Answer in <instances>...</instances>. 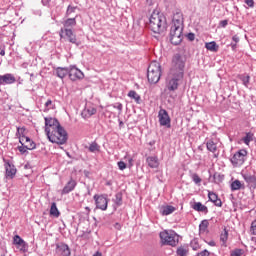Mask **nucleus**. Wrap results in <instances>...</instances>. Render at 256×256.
<instances>
[{"label": "nucleus", "instance_id": "obj_53", "mask_svg": "<svg viewBox=\"0 0 256 256\" xmlns=\"http://www.w3.org/2000/svg\"><path fill=\"white\" fill-rule=\"evenodd\" d=\"M232 41H234V43H239V36L238 35H234L232 37Z\"/></svg>", "mask_w": 256, "mask_h": 256}, {"label": "nucleus", "instance_id": "obj_61", "mask_svg": "<svg viewBox=\"0 0 256 256\" xmlns=\"http://www.w3.org/2000/svg\"><path fill=\"white\" fill-rule=\"evenodd\" d=\"M17 132H18V133H21V130L18 129Z\"/></svg>", "mask_w": 256, "mask_h": 256}, {"label": "nucleus", "instance_id": "obj_58", "mask_svg": "<svg viewBox=\"0 0 256 256\" xmlns=\"http://www.w3.org/2000/svg\"><path fill=\"white\" fill-rule=\"evenodd\" d=\"M209 245H210L211 247H215V242H214V241H211V242H209Z\"/></svg>", "mask_w": 256, "mask_h": 256}, {"label": "nucleus", "instance_id": "obj_33", "mask_svg": "<svg viewBox=\"0 0 256 256\" xmlns=\"http://www.w3.org/2000/svg\"><path fill=\"white\" fill-rule=\"evenodd\" d=\"M115 204L117 207H121V205H123V195L121 193H117L115 195Z\"/></svg>", "mask_w": 256, "mask_h": 256}, {"label": "nucleus", "instance_id": "obj_44", "mask_svg": "<svg viewBox=\"0 0 256 256\" xmlns=\"http://www.w3.org/2000/svg\"><path fill=\"white\" fill-rule=\"evenodd\" d=\"M112 107H113L114 109H117V110L119 111V113H121V111H123V104H121V103H119V102L113 104Z\"/></svg>", "mask_w": 256, "mask_h": 256}, {"label": "nucleus", "instance_id": "obj_21", "mask_svg": "<svg viewBox=\"0 0 256 256\" xmlns=\"http://www.w3.org/2000/svg\"><path fill=\"white\" fill-rule=\"evenodd\" d=\"M75 187H77V181L73 180L71 178L65 186V193H71V191H74Z\"/></svg>", "mask_w": 256, "mask_h": 256}, {"label": "nucleus", "instance_id": "obj_6", "mask_svg": "<svg viewBox=\"0 0 256 256\" xmlns=\"http://www.w3.org/2000/svg\"><path fill=\"white\" fill-rule=\"evenodd\" d=\"M45 133L51 143H57L58 145L65 143L64 129L45 130Z\"/></svg>", "mask_w": 256, "mask_h": 256}, {"label": "nucleus", "instance_id": "obj_3", "mask_svg": "<svg viewBox=\"0 0 256 256\" xmlns=\"http://www.w3.org/2000/svg\"><path fill=\"white\" fill-rule=\"evenodd\" d=\"M149 21V27L153 33H163L167 29V19L161 13L153 12Z\"/></svg>", "mask_w": 256, "mask_h": 256}, {"label": "nucleus", "instance_id": "obj_41", "mask_svg": "<svg viewBox=\"0 0 256 256\" xmlns=\"http://www.w3.org/2000/svg\"><path fill=\"white\" fill-rule=\"evenodd\" d=\"M19 142L21 143V145H25L26 143L29 142V137L25 136V135H22V136L19 137Z\"/></svg>", "mask_w": 256, "mask_h": 256}, {"label": "nucleus", "instance_id": "obj_12", "mask_svg": "<svg viewBox=\"0 0 256 256\" xmlns=\"http://www.w3.org/2000/svg\"><path fill=\"white\" fill-rule=\"evenodd\" d=\"M244 181L250 189H256V175L251 173H242Z\"/></svg>", "mask_w": 256, "mask_h": 256}, {"label": "nucleus", "instance_id": "obj_25", "mask_svg": "<svg viewBox=\"0 0 256 256\" xmlns=\"http://www.w3.org/2000/svg\"><path fill=\"white\" fill-rule=\"evenodd\" d=\"M176 255L187 256L189 255V246H180L176 250Z\"/></svg>", "mask_w": 256, "mask_h": 256}, {"label": "nucleus", "instance_id": "obj_17", "mask_svg": "<svg viewBox=\"0 0 256 256\" xmlns=\"http://www.w3.org/2000/svg\"><path fill=\"white\" fill-rule=\"evenodd\" d=\"M192 209L200 213H209V208H207V206L203 205V203L201 202L194 203V205L192 206Z\"/></svg>", "mask_w": 256, "mask_h": 256}, {"label": "nucleus", "instance_id": "obj_54", "mask_svg": "<svg viewBox=\"0 0 256 256\" xmlns=\"http://www.w3.org/2000/svg\"><path fill=\"white\" fill-rule=\"evenodd\" d=\"M65 251H66V256H70L71 255V251L69 250V246L65 245Z\"/></svg>", "mask_w": 256, "mask_h": 256}, {"label": "nucleus", "instance_id": "obj_1", "mask_svg": "<svg viewBox=\"0 0 256 256\" xmlns=\"http://www.w3.org/2000/svg\"><path fill=\"white\" fill-rule=\"evenodd\" d=\"M185 75V57L176 54L172 59V65L165 80L166 91L173 93L179 89Z\"/></svg>", "mask_w": 256, "mask_h": 256}, {"label": "nucleus", "instance_id": "obj_47", "mask_svg": "<svg viewBox=\"0 0 256 256\" xmlns=\"http://www.w3.org/2000/svg\"><path fill=\"white\" fill-rule=\"evenodd\" d=\"M227 25H229L228 20H222L219 22V27H222L223 29H225V27H227Z\"/></svg>", "mask_w": 256, "mask_h": 256}, {"label": "nucleus", "instance_id": "obj_64", "mask_svg": "<svg viewBox=\"0 0 256 256\" xmlns=\"http://www.w3.org/2000/svg\"><path fill=\"white\" fill-rule=\"evenodd\" d=\"M86 210H88V211H89V207H86Z\"/></svg>", "mask_w": 256, "mask_h": 256}, {"label": "nucleus", "instance_id": "obj_50", "mask_svg": "<svg viewBox=\"0 0 256 256\" xmlns=\"http://www.w3.org/2000/svg\"><path fill=\"white\" fill-rule=\"evenodd\" d=\"M245 3L248 7H255V1L253 0H245Z\"/></svg>", "mask_w": 256, "mask_h": 256}, {"label": "nucleus", "instance_id": "obj_14", "mask_svg": "<svg viewBox=\"0 0 256 256\" xmlns=\"http://www.w3.org/2000/svg\"><path fill=\"white\" fill-rule=\"evenodd\" d=\"M208 199L209 201H211V203H214V205L216 207H222L223 206V202L221 201V199H219V196L215 193V192H208Z\"/></svg>", "mask_w": 256, "mask_h": 256}, {"label": "nucleus", "instance_id": "obj_24", "mask_svg": "<svg viewBox=\"0 0 256 256\" xmlns=\"http://www.w3.org/2000/svg\"><path fill=\"white\" fill-rule=\"evenodd\" d=\"M175 211H176V208L174 206L167 205L162 207L161 215H164V216L171 215V213H175Z\"/></svg>", "mask_w": 256, "mask_h": 256}, {"label": "nucleus", "instance_id": "obj_60", "mask_svg": "<svg viewBox=\"0 0 256 256\" xmlns=\"http://www.w3.org/2000/svg\"><path fill=\"white\" fill-rule=\"evenodd\" d=\"M66 155H67V157H71V155L69 154V152H66Z\"/></svg>", "mask_w": 256, "mask_h": 256}, {"label": "nucleus", "instance_id": "obj_36", "mask_svg": "<svg viewBox=\"0 0 256 256\" xmlns=\"http://www.w3.org/2000/svg\"><path fill=\"white\" fill-rule=\"evenodd\" d=\"M24 146H26L29 151H33V149H35V147H36V144H35V142H33V140H31V138H29V141L26 142L24 144Z\"/></svg>", "mask_w": 256, "mask_h": 256}, {"label": "nucleus", "instance_id": "obj_20", "mask_svg": "<svg viewBox=\"0 0 256 256\" xmlns=\"http://www.w3.org/2000/svg\"><path fill=\"white\" fill-rule=\"evenodd\" d=\"M65 33L66 39H68L70 43H74L75 45H77V36L75 35V33H73V30L66 29Z\"/></svg>", "mask_w": 256, "mask_h": 256}, {"label": "nucleus", "instance_id": "obj_18", "mask_svg": "<svg viewBox=\"0 0 256 256\" xmlns=\"http://www.w3.org/2000/svg\"><path fill=\"white\" fill-rule=\"evenodd\" d=\"M14 243L15 245H19V247H21L20 251H25L27 243H25V240L21 238L19 235L14 236Z\"/></svg>", "mask_w": 256, "mask_h": 256}, {"label": "nucleus", "instance_id": "obj_10", "mask_svg": "<svg viewBox=\"0 0 256 256\" xmlns=\"http://www.w3.org/2000/svg\"><path fill=\"white\" fill-rule=\"evenodd\" d=\"M158 119L160 125L164 127H171V118L169 117V113H167V110L161 109L158 113Z\"/></svg>", "mask_w": 256, "mask_h": 256}, {"label": "nucleus", "instance_id": "obj_13", "mask_svg": "<svg viewBox=\"0 0 256 256\" xmlns=\"http://www.w3.org/2000/svg\"><path fill=\"white\" fill-rule=\"evenodd\" d=\"M46 129H61V124L55 118H45Z\"/></svg>", "mask_w": 256, "mask_h": 256}, {"label": "nucleus", "instance_id": "obj_2", "mask_svg": "<svg viewBox=\"0 0 256 256\" xmlns=\"http://www.w3.org/2000/svg\"><path fill=\"white\" fill-rule=\"evenodd\" d=\"M183 41V14L177 12L172 19L170 29V42L172 45H179Z\"/></svg>", "mask_w": 256, "mask_h": 256}, {"label": "nucleus", "instance_id": "obj_56", "mask_svg": "<svg viewBox=\"0 0 256 256\" xmlns=\"http://www.w3.org/2000/svg\"><path fill=\"white\" fill-rule=\"evenodd\" d=\"M231 48H232V51H235V49H237V43H231Z\"/></svg>", "mask_w": 256, "mask_h": 256}, {"label": "nucleus", "instance_id": "obj_28", "mask_svg": "<svg viewBox=\"0 0 256 256\" xmlns=\"http://www.w3.org/2000/svg\"><path fill=\"white\" fill-rule=\"evenodd\" d=\"M228 239H229V231H227V228H224L223 232L220 234V241L222 242V245H226Z\"/></svg>", "mask_w": 256, "mask_h": 256}, {"label": "nucleus", "instance_id": "obj_7", "mask_svg": "<svg viewBox=\"0 0 256 256\" xmlns=\"http://www.w3.org/2000/svg\"><path fill=\"white\" fill-rule=\"evenodd\" d=\"M246 159H247V150L241 149L232 156L230 161L234 167H241V165L245 163Z\"/></svg>", "mask_w": 256, "mask_h": 256}, {"label": "nucleus", "instance_id": "obj_27", "mask_svg": "<svg viewBox=\"0 0 256 256\" xmlns=\"http://www.w3.org/2000/svg\"><path fill=\"white\" fill-rule=\"evenodd\" d=\"M206 147L210 151V153H216L217 152V143L213 140H208L206 142Z\"/></svg>", "mask_w": 256, "mask_h": 256}, {"label": "nucleus", "instance_id": "obj_19", "mask_svg": "<svg viewBox=\"0 0 256 256\" xmlns=\"http://www.w3.org/2000/svg\"><path fill=\"white\" fill-rule=\"evenodd\" d=\"M205 47L207 51H211L212 53H217L219 51V45H217V42H206Z\"/></svg>", "mask_w": 256, "mask_h": 256}, {"label": "nucleus", "instance_id": "obj_43", "mask_svg": "<svg viewBox=\"0 0 256 256\" xmlns=\"http://www.w3.org/2000/svg\"><path fill=\"white\" fill-rule=\"evenodd\" d=\"M28 150L29 148L23 144L21 146H18V151H20L22 155H25V153H27Z\"/></svg>", "mask_w": 256, "mask_h": 256}, {"label": "nucleus", "instance_id": "obj_15", "mask_svg": "<svg viewBox=\"0 0 256 256\" xmlns=\"http://www.w3.org/2000/svg\"><path fill=\"white\" fill-rule=\"evenodd\" d=\"M95 113H97V109H95V107L88 106L83 109L81 115L84 119H89V117H92Z\"/></svg>", "mask_w": 256, "mask_h": 256}, {"label": "nucleus", "instance_id": "obj_26", "mask_svg": "<svg viewBox=\"0 0 256 256\" xmlns=\"http://www.w3.org/2000/svg\"><path fill=\"white\" fill-rule=\"evenodd\" d=\"M128 97L130 99H134L135 103H137L138 105L141 103V96H139V94H137L135 90H130L128 92Z\"/></svg>", "mask_w": 256, "mask_h": 256}, {"label": "nucleus", "instance_id": "obj_35", "mask_svg": "<svg viewBox=\"0 0 256 256\" xmlns=\"http://www.w3.org/2000/svg\"><path fill=\"white\" fill-rule=\"evenodd\" d=\"M77 25V21L75 18H69L65 21V27H75Z\"/></svg>", "mask_w": 256, "mask_h": 256}, {"label": "nucleus", "instance_id": "obj_29", "mask_svg": "<svg viewBox=\"0 0 256 256\" xmlns=\"http://www.w3.org/2000/svg\"><path fill=\"white\" fill-rule=\"evenodd\" d=\"M207 229H209V220H202L199 225L200 233H207Z\"/></svg>", "mask_w": 256, "mask_h": 256}, {"label": "nucleus", "instance_id": "obj_32", "mask_svg": "<svg viewBox=\"0 0 256 256\" xmlns=\"http://www.w3.org/2000/svg\"><path fill=\"white\" fill-rule=\"evenodd\" d=\"M51 109H55V104H53V101L47 100L43 112L47 113V111H51Z\"/></svg>", "mask_w": 256, "mask_h": 256}, {"label": "nucleus", "instance_id": "obj_45", "mask_svg": "<svg viewBox=\"0 0 256 256\" xmlns=\"http://www.w3.org/2000/svg\"><path fill=\"white\" fill-rule=\"evenodd\" d=\"M118 168L120 169V171H125V169H127V164H125V162L123 161H119Z\"/></svg>", "mask_w": 256, "mask_h": 256}, {"label": "nucleus", "instance_id": "obj_51", "mask_svg": "<svg viewBox=\"0 0 256 256\" xmlns=\"http://www.w3.org/2000/svg\"><path fill=\"white\" fill-rule=\"evenodd\" d=\"M56 252L63 255V253H65V249H63V247H61V246H57Z\"/></svg>", "mask_w": 256, "mask_h": 256}, {"label": "nucleus", "instance_id": "obj_5", "mask_svg": "<svg viewBox=\"0 0 256 256\" xmlns=\"http://www.w3.org/2000/svg\"><path fill=\"white\" fill-rule=\"evenodd\" d=\"M147 78L149 83L156 84L161 80V64L157 61H152L148 67Z\"/></svg>", "mask_w": 256, "mask_h": 256}, {"label": "nucleus", "instance_id": "obj_57", "mask_svg": "<svg viewBox=\"0 0 256 256\" xmlns=\"http://www.w3.org/2000/svg\"><path fill=\"white\" fill-rule=\"evenodd\" d=\"M114 227H115V229H117L118 231H121V224L116 223V224L114 225Z\"/></svg>", "mask_w": 256, "mask_h": 256}, {"label": "nucleus", "instance_id": "obj_22", "mask_svg": "<svg viewBox=\"0 0 256 256\" xmlns=\"http://www.w3.org/2000/svg\"><path fill=\"white\" fill-rule=\"evenodd\" d=\"M230 189L231 191H239L241 189H245V185H243V183H241L239 180H234L230 184Z\"/></svg>", "mask_w": 256, "mask_h": 256}, {"label": "nucleus", "instance_id": "obj_40", "mask_svg": "<svg viewBox=\"0 0 256 256\" xmlns=\"http://www.w3.org/2000/svg\"><path fill=\"white\" fill-rule=\"evenodd\" d=\"M57 76L60 77V79H64L65 78V69L63 68H58L56 70Z\"/></svg>", "mask_w": 256, "mask_h": 256}, {"label": "nucleus", "instance_id": "obj_31", "mask_svg": "<svg viewBox=\"0 0 256 256\" xmlns=\"http://www.w3.org/2000/svg\"><path fill=\"white\" fill-rule=\"evenodd\" d=\"M50 215H52V217H59L60 213L59 209H57V204L52 203L50 208Z\"/></svg>", "mask_w": 256, "mask_h": 256}, {"label": "nucleus", "instance_id": "obj_8", "mask_svg": "<svg viewBox=\"0 0 256 256\" xmlns=\"http://www.w3.org/2000/svg\"><path fill=\"white\" fill-rule=\"evenodd\" d=\"M94 201L96 203V208L101 209V211H107V206L109 205V199L105 195H94Z\"/></svg>", "mask_w": 256, "mask_h": 256}, {"label": "nucleus", "instance_id": "obj_4", "mask_svg": "<svg viewBox=\"0 0 256 256\" xmlns=\"http://www.w3.org/2000/svg\"><path fill=\"white\" fill-rule=\"evenodd\" d=\"M161 245H169L170 247H177L179 245V234L174 230H164L159 233Z\"/></svg>", "mask_w": 256, "mask_h": 256}, {"label": "nucleus", "instance_id": "obj_37", "mask_svg": "<svg viewBox=\"0 0 256 256\" xmlns=\"http://www.w3.org/2000/svg\"><path fill=\"white\" fill-rule=\"evenodd\" d=\"M241 80H242L243 85H244L245 87H249V83H250V81H251V76H249V75L242 76V77H241Z\"/></svg>", "mask_w": 256, "mask_h": 256}, {"label": "nucleus", "instance_id": "obj_52", "mask_svg": "<svg viewBox=\"0 0 256 256\" xmlns=\"http://www.w3.org/2000/svg\"><path fill=\"white\" fill-rule=\"evenodd\" d=\"M188 39H189V41H195V34L189 33L188 34Z\"/></svg>", "mask_w": 256, "mask_h": 256}, {"label": "nucleus", "instance_id": "obj_55", "mask_svg": "<svg viewBox=\"0 0 256 256\" xmlns=\"http://www.w3.org/2000/svg\"><path fill=\"white\" fill-rule=\"evenodd\" d=\"M0 55L2 57H5V47H3V48L0 47Z\"/></svg>", "mask_w": 256, "mask_h": 256}, {"label": "nucleus", "instance_id": "obj_39", "mask_svg": "<svg viewBox=\"0 0 256 256\" xmlns=\"http://www.w3.org/2000/svg\"><path fill=\"white\" fill-rule=\"evenodd\" d=\"M190 247L193 249V251H197L199 249V242L197 239H194L190 242Z\"/></svg>", "mask_w": 256, "mask_h": 256}, {"label": "nucleus", "instance_id": "obj_11", "mask_svg": "<svg viewBox=\"0 0 256 256\" xmlns=\"http://www.w3.org/2000/svg\"><path fill=\"white\" fill-rule=\"evenodd\" d=\"M16 81L17 78H15V75L11 73L0 75V87L3 85H13V83H16Z\"/></svg>", "mask_w": 256, "mask_h": 256}, {"label": "nucleus", "instance_id": "obj_30", "mask_svg": "<svg viewBox=\"0 0 256 256\" xmlns=\"http://www.w3.org/2000/svg\"><path fill=\"white\" fill-rule=\"evenodd\" d=\"M254 139V135L251 132L246 133L245 137L242 138L243 143H245V145H249L251 143V141H253Z\"/></svg>", "mask_w": 256, "mask_h": 256}, {"label": "nucleus", "instance_id": "obj_59", "mask_svg": "<svg viewBox=\"0 0 256 256\" xmlns=\"http://www.w3.org/2000/svg\"><path fill=\"white\" fill-rule=\"evenodd\" d=\"M60 37H61V39L63 38V30H61V32H60Z\"/></svg>", "mask_w": 256, "mask_h": 256}, {"label": "nucleus", "instance_id": "obj_38", "mask_svg": "<svg viewBox=\"0 0 256 256\" xmlns=\"http://www.w3.org/2000/svg\"><path fill=\"white\" fill-rule=\"evenodd\" d=\"M191 179L196 185H199V183H201V177H199L197 173L192 174Z\"/></svg>", "mask_w": 256, "mask_h": 256}, {"label": "nucleus", "instance_id": "obj_62", "mask_svg": "<svg viewBox=\"0 0 256 256\" xmlns=\"http://www.w3.org/2000/svg\"><path fill=\"white\" fill-rule=\"evenodd\" d=\"M62 193H65V189L62 190Z\"/></svg>", "mask_w": 256, "mask_h": 256}, {"label": "nucleus", "instance_id": "obj_49", "mask_svg": "<svg viewBox=\"0 0 256 256\" xmlns=\"http://www.w3.org/2000/svg\"><path fill=\"white\" fill-rule=\"evenodd\" d=\"M211 253L208 250H203L202 252L198 253L197 256H209Z\"/></svg>", "mask_w": 256, "mask_h": 256}, {"label": "nucleus", "instance_id": "obj_16", "mask_svg": "<svg viewBox=\"0 0 256 256\" xmlns=\"http://www.w3.org/2000/svg\"><path fill=\"white\" fill-rule=\"evenodd\" d=\"M146 162L151 169H157V167H159V158H157V156L147 157Z\"/></svg>", "mask_w": 256, "mask_h": 256}, {"label": "nucleus", "instance_id": "obj_46", "mask_svg": "<svg viewBox=\"0 0 256 256\" xmlns=\"http://www.w3.org/2000/svg\"><path fill=\"white\" fill-rule=\"evenodd\" d=\"M250 231H251L252 235H256V220H254V221L251 223Z\"/></svg>", "mask_w": 256, "mask_h": 256}, {"label": "nucleus", "instance_id": "obj_48", "mask_svg": "<svg viewBox=\"0 0 256 256\" xmlns=\"http://www.w3.org/2000/svg\"><path fill=\"white\" fill-rule=\"evenodd\" d=\"M75 9H77V7L68 6L67 15H71V13H75Z\"/></svg>", "mask_w": 256, "mask_h": 256}, {"label": "nucleus", "instance_id": "obj_34", "mask_svg": "<svg viewBox=\"0 0 256 256\" xmlns=\"http://www.w3.org/2000/svg\"><path fill=\"white\" fill-rule=\"evenodd\" d=\"M99 149H101V147L99 146V144H97V142H92L89 146L90 153H95L99 151Z\"/></svg>", "mask_w": 256, "mask_h": 256}, {"label": "nucleus", "instance_id": "obj_9", "mask_svg": "<svg viewBox=\"0 0 256 256\" xmlns=\"http://www.w3.org/2000/svg\"><path fill=\"white\" fill-rule=\"evenodd\" d=\"M68 75L71 81H81L85 78V74L75 66L70 67Z\"/></svg>", "mask_w": 256, "mask_h": 256}, {"label": "nucleus", "instance_id": "obj_23", "mask_svg": "<svg viewBox=\"0 0 256 256\" xmlns=\"http://www.w3.org/2000/svg\"><path fill=\"white\" fill-rule=\"evenodd\" d=\"M17 173V169H15V166H11V164H8L6 166V177H9L10 179H13Z\"/></svg>", "mask_w": 256, "mask_h": 256}, {"label": "nucleus", "instance_id": "obj_42", "mask_svg": "<svg viewBox=\"0 0 256 256\" xmlns=\"http://www.w3.org/2000/svg\"><path fill=\"white\" fill-rule=\"evenodd\" d=\"M243 255V249H236L230 253V256H241Z\"/></svg>", "mask_w": 256, "mask_h": 256}, {"label": "nucleus", "instance_id": "obj_63", "mask_svg": "<svg viewBox=\"0 0 256 256\" xmlns=\"http://www.w3.org/2000/svg\"><path fill=\"white\" fill-rule=\"evenodd\" d=\"M131 161H133V159H130V160H129V163H131Z\"/></svg>", "mask_w": 256, "mask_h": 256}]
</instances>
